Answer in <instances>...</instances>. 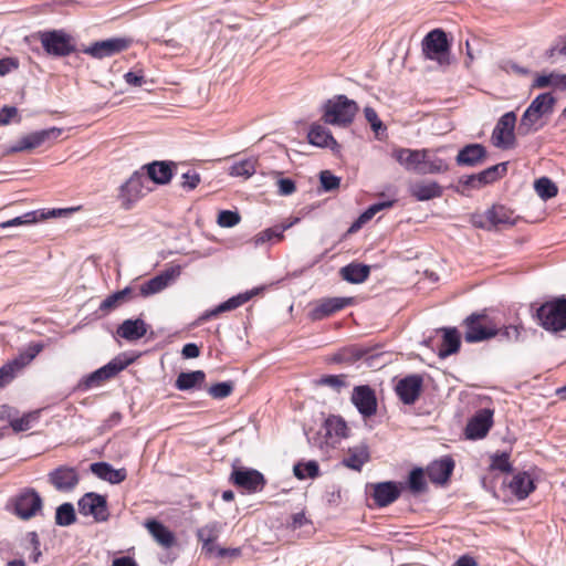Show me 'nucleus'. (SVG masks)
Returning <instances> with one entry per match:
<instances>
[{
  "instance_id": "obj_1",
  "label": "nucleus",
  "mask_w": 566,
  "mask_h": 566,
  "mask_svg": "<svg viewBox=\"0 0 566 566\" xmlns=\"http://www.w3.org/2000/svg\"><path fill=\"white\" fill-rule=\"evenodd\" d=\"M555 103L556 99L551 93L537 95L522 115L517 134L527 136L542 129L546 124L543 118L553 114Z\"/></svg>"
},
{
  "instance_id": "obj_49",
  "label": "nucleus",
  "mask_w": 566,
  "mask_h": 566,
  "mask_svg": "<svg viewBox=\"0 0 566 566\" xmlns=\"http://www.w3.org/2000/svg\"><path fill=\"white\" fill-rule=\"evenodd\" d=\"M408 488L415 494L422 493L427 490L424 472L421 468H415L410 471L408 478Z\"/></svg>"
},
{
  "instance_id": "obj_55",
  "label": "nucleus",
  "mask_w": 566,
  "mask_h": 566,
  "mask_svg": "<svg viewBox=\"0 0 566 566\" xmlns=\"http://www.w3.org/2000/svg\"><path fill=\"white\" fill-rule=\"evenodd\" d=\"M319 181L324 191H333L338 189L340 185V178L333 175L329 170L321 171Z\"/></svg>"
},
{
  "instance_id": "obj_6",
  "label": "nucleus",
  "mask_w": 566,
  "mask_h": 566,
  "mask_svg": "<svg viewBox=\"0 0 566 566\" xmlns=\"http://www.w3.org/2000/svg\"><path fill=\"white\" fill-rule=\"evenodd\" d=\"M41 44L46 54L62 57L75 51L73 39L63 30L43 31L39 33Z\"/></svg>"
},
{
  "instance_id": "obj_8",
  "label": "nucleus",
  "mask_w": 566,
  "mask_h": 566,
  "mask_svg": "<svg viewBox=\"0 0 566 566\" xmlns=\"http://www.w3.org/2000/svg\"><path fill=\"white\" fill-rule=\"evenodd\" d=\"M11 503L13 505V513L24 521L34 517L43 506L41 495L32 488L22 489L11 500Z\"/></svg>"
},
{
  "instance_id": "obj_11",
  "label": "nucleus",
  "mask_w": 566,
  "mask_h": 566,
  "mask_svg": "<svg viewBox=\"0 0 566 566\" xmlns=\"http://www.w3.org/2000/svg\"><path fill=\"white\" fill-rule=\"evenodd\" d=\"M516 125V115L514 112H507L503 114L493 132H492V143L495 147L502 149H511L515 145V134L514 128Z\"/></svg>"
},
{
  "instance_id": "obj_3",
  "label": "nucleus",
  "mask_w": 566,
  "mask_h": 566,
  "mask_svg": "<svg viewBox=\"0 0 566 566\" xmlns=\"http://www.w3.org/2000/svg\"><path fill=\"white\" fill-rule=\"evenodd\" d=\"M533 317L538 325L549 333L566 329V296H556L537 307Z\"/></svg>"
},
{
  "instance_id": "obj_43",
  "label": "nucleus",
  "mask_w": 566,
  "mask_h": 566,
  "mask_svg": "<svg viewBox=\"0 0 566 566\" xmlns=\"http://www.w3.org/2000/svg\"><path fill=\"white\" fill-rule=\"evenodd\" d=\"M326 434L336 438H347L348 427L346 421L339 416H331L325 420Z\"/></svg>"
},
{
  "instance_id": "obj_58",
  "label": "nucleus",
  "mask_w": 566,
  "mask_h": 566,
  "mask_svg": "<svg viewBox=\"0 0 566 566\" xmlns=\"http://www.w3.org/2000/svg\"><path fill=\"white\" fill-rule=\"evenodd\" d=\"M491 468L494 470H499L501 472H511L512 464L510 462V454L506 452H503L501 454L493 455Z\"/></svg>"
},
{
  "instance_id": "obj_59",
  "label": "nucleus",
  "mask_w": 566,
  "mask_h": 566,
  "mask_svg": "<svg viewBox=\"0 0 566 566\" xmlns=\"http://www.w3.org/2000/svg\"><path fill=\"white\" fill-rule=\"evenodd\" d=\"M557 54L566 57V35L556 38L554 44L545 53L547 59H554Z\"/></svg>"
},
{
  "instance_id": "obj_4",
  "label": "nucleus",
  "mask_w": 566,
  "mask_h": 566,
  "mask_svg": "<svg viewBox=\"0 0 566 566\" xmlns=\"http://www.w3.org/2000/svg\"><path fill=\"white\" fill-rule=\"evenodd\" d=\"M421 49L427 60L436 61L440 65L449 64L450 43L442 29L428 32L422 39Z\"/></svg>"
},
{
  "instance_id": "obj_50",
  "label": "nucleus",
  "mask_w": 566,
  "mask_h": 566,
  "mask_svg": "<svg viewBox=\"0 0 566 566\" xmlns=\"http://www.w3.org/2000/svg\"><path fill=\"white\" fill-rule=\"evenodd\" d=\"M507 166H509L507 161L493 165V166L482 170L481 177L484 178V182L486 185H490V184L503 178L506 175Z\"/></svg>"
},
{
  "instance_id": "obj_44",
  "label": "nucleus",
  "mask_w": 566,
  "mask_h": 566,
  "mask_svg": "<svg viewBox=\"0 0 566 566\" xmlns=\"http://www.w3.org/2000/svg\"><path fill=\"white\" fill-rule=\"evenodd\" d=\"M219 534V523L211 522L206 524L205 526L198 528L197 537L200 542L203 543V548H207L208 552L212 551L211 545L218 538Z\"/></svg>"
},
{
  "instance_id": "obj_16",
  "label": "nucleus",
  "mask_w": 566,
  "mask_h": 566,
  "mask_svg": "<svg viewBox=\"0 0 566 566\" xmlns=\"http://www.w3.org/2000/svg\"><path fill=\"white\" fill-rule=\"evenodd\" d=\"M350 400L364 418H370L377 411V397L368 385L354 387Z\"/></svg>"
},
{
  "instance_id": "obj_36",
  "label": "nucleus",
  "mask_w": 566,
  "mask_h": 566,
  "mask_svg": "<svg viewBox=\"0 0 566 566\" xmlns=\"http://www.w3.org/2000/svg\"><path fill=\"white\" fill-rule=\"evenodd\" d=\"M511 492L518 499H526L535 489L534 481L526 472H518L509 484Z\"/></svg>"
},
{
  "instance_id": "obj_27",
  "label": "nucleus",
  "mask_w": 566,
  "mask_h": 566,
  "mask_svg": "<svg viewBox=\"0 0 566 566\" xmlns=\"http://www.w3.org/2000/svg\"><path fill=\"white\" fill-rule=\"evenodd\" d=\"M148 324L140 317L125 319L117 327V335L127 342H136L148 332Z\"/></svg>"
},
{
  "instance_id": "obj_53",
  "label": "nucleus",
  "mask_w": 566,
  "mask_h": 566,
  "mask_svg": "<svg viewBox=\"0 0 566 566\" xmlns=\"http://www.w3.org/2000/svg\"><path fill=\"white\" fill-rule=\"evenodd\" d=\"M233 389H234L233 381H231V380L222 381V382H217V384L210 386L208 388V394L213 399H224L233 392Z\"/></svg>"
},
{
  "instance_id": "obj_47",
  "label": "nucleus",
  "mask_w": 566,
  "mask_h": 566,
  "mask_svg": "<svg viewBox=\"0 0 566 566\" xmlns=\"http://www.w3.org/2000/svg\"><path fill=\"white\" fill-rule=\"evenodd\" d=\"M293 472L298 480L315 479L319 475V465L315 460L297 462L293 468Z\"/></svg>"
},
{
  "instance_id": "obj_57",
  "label": "nucleus",
  "mask_w": 566,
  "mask_h": 566,
  "mask_svg": "<svg viewBox=\"0 0 566 566\" xmlns=\"http://www.w3.org/2000/svg\"><path fill=\"white\" fill-rule=\"evenodd\" d=\"M522 326L509 325L503 328H497V334L500 340L506 342H517L520 339Z\"/></svg>"
},
{
  "instance_id": "obj_10",
  "label": "nucleus",
  "mask_w": 566,
  "mask_h": 566,
  "mask_svg": "<svg viewBox=\"0 0 566 566\" xmlns=\"http://www.w3.org/2000/svg\"><path fill=\"white\" fill-rule=\"evenodd\" d=\"M132 42L133 41L128 38H109L93 42L90 45L84 46L81 51L93 59L102 60L127 50L132 45Z\"/></svg>"
},
{
  "instance_id": "obj_64",
  "label": "nucleus",
  "mask_w": 566,
  "mask_h": 566,
  "mask_svg": "<svg viewBox=\"0 0 566 566\" xmlns=\"http://www.w3.org/2000/svg\"><path fill=\"white\" fill-rule=\"evenodd\" d=\"M279 193L281 196H290L296 190L294 180L290 178H280L277 180Z\"/></svg>"
},
{
  "instance_id": "obj_34",
  "label": "nucleus",
  "mask_w": 566,
  "mask_h": 566,
  "mask_svg": "<svg viewBox=\"0 0 566 566\" xmlns=\"http://www.w3.org/2000/svg\"><path fill=\"white\" fill-rule=\"evenodd\" d=\"M410 193L418 201H427L441 197L443 193V189L436 181H420L411 185Z\"/></svg>"
},
{
  "instance_id": "obj_51",
  "label": "nucleus",
  "mask_w": 566,
  "mask_h": 566,
  "mask_svg": "<svg viewBox=\"0 0 566 566\" xmlns=\"http://www.w3.org/2000/svg\"><path fill=\"white\" fill-rule=\"evenodd\" d=\"M40 417V411H32L23 415L21 418L13 419L10 421V426L15 432L27 431L32 427Z\"/></svg>"
},
{
  "instance_id": "obj_54",
  "label": "nucleus",
  "mask_w": 566,
  "mask_h": 566,
  "mask_svg": "<svg viewBox=\"0 0 566 566\" xmlns=\"http://www.w3.org/2000/svg\"><path fill=\"white\" fill-rule=\"evenodd\" d=\"M317 384L331 387L337 392L347 386L345 375H325L317 380Z\"/></svg>"
},
{
  "instance_id": "obj_62",
  "label": "nucleus",
  "mask_w": 566,
  "mask_h": 566,
  "mask_svg": "<svg viewBox=\"0 0 566 566\" xmlns=\"http://www.w3.org/2000/svg\"><path fill=\"white\" fill-rule=\"evenodd\" d=\"M20 62L18 57H2L0 59V76H6L10 72L18 70Z\"/></svg>"
},
{
  "instance_id": "obj_31",
  "label": "nucleus",
  "mask_w": 566,
  "mask_h": 566,
  "mask_svg": "<svg viewBox=\"0 0 566 566\" xmlns=\"http://www.w3.org/2000/svg\"><path fill=\"white\" fill-rule=\"evenodd\" d=\"M370 460L367 443L361 442L348 448L347 455L343 458L342 464L346 468L360 472L364 464Z\"/></svg>"
},
{
  "instance_id": "obj_56",
  "label": "nucleus",
  "mask_w": 566,
  "mask_h": 566,
  "mask_svg": "<svg viewBox=\"0 0 566 566\" xmlns=\"http://www.w3.org/2000/svg\"><path fill=\"white\" fill-rule=\"evenodd\" d=\"M240 214L231 210H222L218 216V224L222 228H232L240 222Z\"/></svg>"
},
{
  "instance_id": "obj_9",
  "label": "nucleus",
  "mask_w": 566,
  "mask_h": 566,
  "mask_svg": "<svg viewBox=\"0 0 566 566\" xmlns=\"http://www.w3.org/2000/svg\"><path fill=\"white\" fill-rule=\"evenodd\" d=\"M229 481L248 493L261 492L266 484V480L260 471L235 464L232 465Z\"/></svg>"
},
{
  "instance_id": "obj_39",
  "label": "nucleus",
  "mask_w": 566,
  "mask_h": 566,
  "mask_svg": "<svg viewBox=\"0 0 566 566\" xmlns=\"http://www.w3.org/2000/svg\"><path fill=\"white\" fill-rule=\"evenodd\" d=\"M424 158L422 161V175L441 174L449 169L448 163L439 157L436 151L422 149Z\"/></svg>"
},
{
  "instance_id": "obj_18",
  "label": "nucleus",
  "mask_w": 566,
  "mask_h": 566,
  "mask_svg": "<svg viewBox=\"0 0 566 566\" xmlns=\"http://www.w3.org/2000/svg\"><path fill=\"white\" fill-rule=\"evenodd\" d=\"M423 378L421 375L412 374L400 379L396 387V394L405 405H413L422 389Z\"/></svg>"
},
{
  "instance_id": "obj_25",
  "label": "nucleus",
  "mask_w": 566,
  "mask_h": 566,
  "mask_svg": "<svg viewBox=\"0 0 566 566\" xmlns=\"http://www.w3.org/2000/svg\"><path fill=\"white\" fill-rule=\"evenodd\" d=\"M454 469V461L451 457H443L432 461L426 470L429 480L436 484H444L449 481Z\"/></svg>"
},
{
  "instance_id": "obj_20",
  "label": "nucleus",
  "mask_w": 566,
  "mask_h": 566,
  "mask_svg": "<svg viewBox=\"0 0 566 566\" xmlns=\"http://www.w3.org/2000/svg\"><path fill=\"white\" fill-rule=\"evenodd\" d=\"M375 354L367 347L352 345L339 349L332 357V361L336 364H355L364 360L368 366H375Z\"/></svg>"
},
{
  "instance_id": "obj_40",
  "label": "nucleus",
  "mask_w": 566,
  "mask_h": 566,
  "mask_svg": "<svg viewBox=\"0 0 566 566\" xmlns=\"http://www.w3.org/2000/svg\"><path fill=\"white\" fill-rule=\"evenodd\" d=\"M44 348L42 343H31L27 349L18 357L7 363L12 368L14 375L23 367L29 365Z\"/></svg>"
},
{
  "instance_id": "obj_5",
  "label": "nucleus",
  "mask_w": 566,
  "mask_h": 566,
  "mask_svg": "<svg viewBox=\"0 0 566 566\" xmlns=\"http://www.w3.org/2000/svg\"><path fill=\"white\" fill-rule=\"evenodd\" d=\"M463 324L465 326L464 340L470 344L490 339L497 334L496 325L491 323L485 313H472Z\"/></svg>"
},
{
  "instance_id": "obj_60",
  "label": "nucleus",
  "mask_w": 566,
  "mask_h": 566,
  "mask_svg": "<svg viewBox=\"0 0 566 566\" xmlns=\"http://www.w3.org/2000/svg\"><path fill=\"white\" fill-rule=\"evenodd\" d=\"M481 176V171L478 174L463 176L462 178H460L459 182L467 188L479 189L483 186H486V184L484 182V178Z\"/></svg>"
},
{
  "instance_id": "obj_2",
  "label": "nucleus",
  "mask_w": 566,
  "mask_h": 566,
  "mask_svg": "<svg viewBox=\"0 0 566 566\" xmlns=\"http://www.w3.org/2000/svg\"><path fill=\"white\" fill-rule=\"evenodd\" d=\"M322 119L325 124L347 127L359 111L358 104L346 95L338 94L323 104Z\"/></svg>"
},
{
  "instance_id": "obj_15",
  "label": "nucleus",
  "mask_w": 566,
  "mask_h": 566,
  "mask_svg": "<svg viewBox=\"0 0 566 566\" xmlns=\"http://www.w3.org/2000/svg\"><path fill=\"white\" fill-rule=\"evenodd\" d=\"M179 274V266L170 268L139 285H135L137 287V297H149L164 291Z\"/></svg>"
},
{
  "instance_id": "obj_24",
  "label": "nucleus",
  "mask_w": 566,
  "mask_h": 566,
  "mask_svg": "<svg viewBox=\"0 0 566 566\" xmlns=\"http://www.w3.org/2000/svg\"><path fill=\"white\" fill-rule=\"evenodd\" d=\"M176 165L172 161H153L142 167L146 177L157 185H167L172 176Z\"/></svg>"
},
{
  "instance_id": "obj_12",
  "label": "nucleus",
  "mask_w": 566,
  "mask_h": 566,
  "mask_svg": "<svg viewBox=\"0 0 566 566\" xmlns=\"http://www.w3.org/2000/svg\"><path fill=\"white\" fill-rule=\"evenodd\" d=\"M146 175L142 170H136L119 188L118 198L124 209L129 210L142 197L145 196Z\"/></svg>"
},
{
  "instance_id": "obj_17",
  "label": "nucleus",
  "mask_w": 566,
  "mask_h": 566,
  "mask_svg": "<svg viewBox=\"0 0 566 566\" xmlns=\"http://www.w3.org/2000/svg\"><path fill=\"white\" fill-rule=\"evenodd\" d=\"M61 134L62 129L56 127L33 132L21 137L14 145L10 147L9 153H20L34 149L40 147L48 139H56Z\"/></svg>"
},
{
  "instance_id": "obj_13",
  "label": "nucleus",
  "mask_w": 566,
  "mask_h": 566,
  "mask_svg": "<svg viewBox=\"0 0 566 566\" xmlns=\"http://www.w3.org/2000/svg\"><path fill=\"white\" fill-rule=\"evenodd\" d=\"M78 512L84 516H93L96 522H106L109 517L107 500L95 492L85 493L77 502Z\"/></svg>"
},
{
  "instance_id": "obj_26",
  "label": "nucleus",
  "mask_w": 566,
  "mask_h": 566,
  "mask_svg": "<svg viewBox=\"0 0 566 566\" xmlns=\"http://www.w3.org/2000/svg\"><path fill=\"white\" fill-rule=\"evenodd\" d=\"M308 143L321 148H329L334 153L339 151L340 145L333 137L331 130L321 124H313L307 133Z\"/></svg>"
},
{
  "instance_id": "obj_35",
  "label": "nucleus",
  "mask_w": 566,
  "mask_h": 566,
  "mask_svg": "<svg viewBox=\"0 0 566 566\" xmlns=\"http://www.w3.org/2000/svg\"><path fill=\"white\" fill-rule=\"evenodd\" d=\"M55 214H56L55 210H51L48 212H45L44 210L29 211L22 216H19L13 219H10L8 221L1 222L0 228L7 229V228H13V227H20V226H29V224H33L40 220L48 219L49 217H54Z\"/></svg>"
},
{
  "instance_id": "obj_7",
  "label": "nucleus",
  "mask_w": 566,
  "mask_h": 566,
  "mask_svg": "<svg viewBox=\"0 0 566 566\" xmlns=\"http://www.w3.org/2000/svg\"><path fill=\"white\" fill-rule=\"evenodd\" d=\"M130 360L122 359L116 357L112 359L109 363L104 365L103 367L96 369L95 371L84 376L77 384V389L81 391H86L91 388L101 386L104 381L115 377L118 373L124 370Z\"/></svg>"
},
{
  "instance_id": "obj_33",
  "label": "nucleus",
  "mask_w": 566,
  "mask_h": 566,
  "mask_svg": "<svg viewBox=\"0 0 566 566\" xmlns=\"http://www.w3.org/2000/svg\"><path fill=\"white\" fill-rule=\"evenodd\" d=\"M145 527L155 538V541L165 548H170L176 543L174 533L157 520H147Z\"/></svg>"
},
{
  "instance_id": "obj_19",
  "label": "nucleus",
  "mask_w": 566,
  "mask_h": 566,
  "mask_svg": "<svg viewBox=\"0 0 566 566\" xmlns=\"http://www.w3.org/2000/svg\"><path fill=\"white\" fill-rule=\"evenodd\" d=\"M493 424V410L484 408L475 412L468 421L465 437L470 440L484 438Z\"/></svg>"
},
{
  "instance_id": "obj_52",
  "label": "nucleus",
  "mask_w": 566,
  "mask_h": 566,
  "mask_svg": "<svg viewBox=\"0 0 566 566\" xmlns=\"http://www.w3.org/2000/svg\"><path fill=\"white\" fill-rule=\"evenodd\" d=\"M258 289L252 290L250 292L241 293L235 296L230 297L229 300L220 303V308H223L224 312L235 310L247 303L252 296L258 293Z\"/></svg>"
},
{
  "instance_id": "obj_46",
  "label": "nucleus",
  "mask_w": 566,
  "mask_h": 566,
  "mask_svg": "<svg viewBox=\"0 0 566 566\" xmlns=\"http://www.w3.org/2000/svg\"><path fill=\"white\" fill-rule=\"evenodd\" d=\"M76 522V514L72 503L65 502L57 506L55 512V524L59 526H70Z\"/></svg>"
},
{
  "instance_id": "obj_37",
  "label": "nucleus",
  "mask_w": 566,
  "mask_h": 566,
  "mask_svg": "<svg viewBox=\"0 0 566 566\" xmlns=\"http://www.w3.org/2000/svg\"><path fill=\"white\" fill-rule=\"evenodd\" d=\"M486 219L490 223V230L500 226H514L513 212L504 206L494 205L486 210Z\"/></svg>"
},
{
  "instance_id": "obj_32",
  "label": "nucleus",
  "mask_w": 566,
  "mask_h": 566,
  "mask_svg": "<svg viewBox=\"0 0 566 566\" xmlns=\"http://www.w3.org/2000/svg\"><path fill=\"white\" fill-rule=\"evenodd\" d=\"M91 472L103 481L111 484H119L127 478L126 469H114L107 462H94L90 467Z\"/></svg>"
},
{
  "instance_id": "obj_23",
  "label": "nucleus",
  "mask_w": 566,
  "mask_h": 566,
  "mask_svg": "<svg viewBox=\"0 0 566 566\" xmlns=\"http://www.w3.org/2000/svg\"><path fill=\"white\" fill-rule=\"evenodd\" d=\"M486 157L488 150L482 144H468L459 150L455 163L460 167H476L483 164Z\"/></svg>"
},
{
  "instance_id": "obj_30",
  "label": "nucleus",
  "mask_w": 566,
  "mask_h": 566,
  "mask_svg": "<svg viewBox=\"0 0 566 566\" xmlns=\"http://www.w3.org/2000/svg\"><path fill=\"white\" fill-rule=\"evenodd\" d=\"M441 332L442 339L438 346V356L440 358H447L459 352L461 346L460 333L455 327H443L438 329Z\"/></svg>"
},
{
  "instance_id": "obj_48",
  "label": "nucleus",
  "mask_w": 566,
  "mask_h": 566,
  "mask_svg": "<svg viewBox=\"0 0 566 566\" xmlns=\"http://www.w3.org/2000/svg\"><path fill=\"white\" fill-rule=\"evenodd\" d=\"M536 193L543 199L548 200L554 198L557 192V186L547 177H541L534 184Z\"/></svg>"
},
{
  "instance_id": "obj_22",
  "label": "nucleus",
  "mask_w": 566,
  "mask_h": 566,
  "mask_svg": "<svg viewBox=\"0 0 566 566\" xmlns=\"http://www.w3.org/2000/svg\"><path fill=\"white\" fill-rule=\"evenodd\" d=\"M391 156L406 170L422 175V161L424 158L422 149L396 148Z\"/></svg>"
},
{
  "instance_id": "obj_14",
  "label": "nucleus",
  "mask_w": 566,
  "mask_h": 566,
  "mask_svg": "<svg viewBox=\"0 0 566 566\" xmlns=\"http://www.w3.org/2000/svg\"><path fill=\"white\" fill-rule=\"evenodd\" d=\"M48 481L59 492H71L77 486L80 474L74 467L60 465L49 472Z\"/></svg>"
},
{
  "instance_id": "obj_41",
  "label": "nucleus",
  "mask_w": 566,
  "mask_h": 566,
  "mask_svg": "<svg viewBox=\"0 0 566 566\" xmlns=\"http://www.w3.org/2000/svg\"><path fill=\"white\" fill-rule=\"evenodd\" d=\"M206 380V374L202 370L180 373L176 379L175 387L178 390L186 391L193 388H200Z\"/></svg>"
},
{
  "instance_id": "obj_61",
  "label": "nucleus",
  "mask_w": 566,
  "mask_h": 566,
  "mask_svg": "<svg viewBox=\"0 0 566 566\" xmlns=\"http://www.w3.org/2000/svg\"><path fill=\"white\" fill-rule=\"evenodd\" d=\"M182 189L190 191L193 190L200 184V175L196 170H188L181 176Z\"/></svg>"
},
{
  "instance_id": "obj_63",
  "label": "nucleus",
  "mask_w": 566,
  "mask_h": 566,
  "mask_svg": "<svg viewBox=\"0 0 566 566\" xmlns=\"http://www.w3.org/2000/svg\"><path fill=\"white\" fill-rule=\"evenodd\" d=\"M392 206L391 201H384V202H377L368 207L361 214L360 220L361 221H369L377 212L385 208H389Z\"/></svg>"
},
{
  "instance_id": "obj_45",
  "label": "nucleus",
  "mask_w": 566,
  "mask_h": 566,
  "mask_svg": "<svg viewBox=\"0 0 566 566\" xmlns=\"http://www.w3.org/2000/svg\"><path fill=\"white\" fill-rule=\"evenodd\" d=\"M256 171V159L245 158L235 161L230 167V175L233 177H242L244 179L250 178Z\"/></svg>"
},
{
  "instance_id": "obj_42",
  "label": "nucleus",
  "mask_w": 566,
  "mask_h": 566,
  "mask_svg": "<svg viewBox=\"0 0 566 566\" xmlns=\"http://www.w3.org/2000/svg\"><path fill=\"white\" fill-rule=\"evenodd\" d=\"M298 218H295L294 221L285 223V224H276L274 227L268 228L261 232H259L254 237V244L256 247L264 244L265 242H270L274 239L281 240L283 238V233L285 230L290 229L294 223L298 222Z\"/></svg>"
},
{
  "instance_id": "obj_38",
  "label": "nucleus",
  "mask_w": 566,
  "mask_h": 566,
  "mask_svg": "<svg viewBox=\"0 0 566 566\" xmlns=\"http://www.w3.org/2000/svg\"><path fill=\"white\" fill-rule=\"evenodd\" d=\"M343 280L353 283L360 284L365 282L370 274V266L361 263L352 262L343 266L339 271Z\"/></svg>"
},
{
  "instance_id": "obj_21",
  "label": "nucleus",
  "mask_w": 566,
  "mask_h": 566,
  "mask_svg": "<svg viewBox=\"0 0 566 566\" xmlns=\"http://www.w3.org/2000/svg\"><path fill=\"white\" fill-rule=\"evenodd\" d=\"M354 302L353 297H326L322 298L318 304L310 312V318L312 321H321L325 317L333 315L334 313L342 311L343 308L352 305Z\"/></svg>"
},
{
  "instance_id": "obj_28",
  "label": "nucleus",
  "mask_w": 566,
  "mask_h": 566,
  "mask_svg": "<svg viewBox=\"0 0 566 566\" xmlns=\"http://www.w3.org/2000/svg\"><path fill=\"white\" fill-rule=\"evenodd\" d=\"M374 492L371 494L374 502L379 507H385L394 503L400 496V489L396 482L386 481L373 485Z\"/></svg>"
},
{
  "instance_id": "obj_29",
  "label": "nucleus",
  "mask_w": 566,
  "mask_h": 566,
  "mask_svg": "<svg viewBox=\"0 0 566 566\" xmlns=\"http://www.w3.org/2000/svg\"><path fill=\"white\" fill-rule=\"evenodd\" d=\"M135 298H137V287L134 285H128L123 290L109 294L105 300H103L99 304L98 311L103 314H107L119 305L130 302Z\"/></svg>"
}]
</instances>
